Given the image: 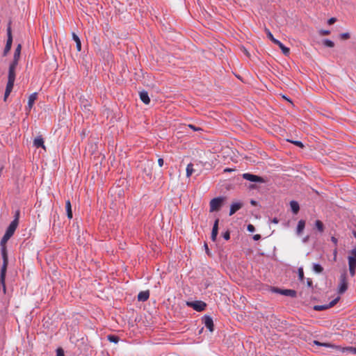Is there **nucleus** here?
Returning a JSON list of instances; mask_svg holds the SVG:
<instances>
[{
	"label": "nucleus",
	"mask_w": 356,
	"mask_h": 356,
	"mask_svg": "<svg viewBox=\"0 0 356 356\" xmlns=\"http://www.w3.org/2000/svg\"><path fill=\"white\" fill-rule=\"evenodd\" d=\"M17 225L18 224H10V226L6 229V232L0 242V245L1 248V254L3 258V265L1 269V281L4 289V279L6 275V270L8 264L6 243L14 234L17 227Z\"/></svg>",
	"instance_id": "1"
},
{
	"label": "nucleus",
	"mask_w": 356,
	"mask_h": 356,
	"mask_svg": "<svg viewBox=\"0 0 356 356\" xmlns=\"http://www.w3.org/2000/svg\"><path fill=\"white\" fill-rule=\"evenodd\" d=\"M226 200L225 197H217L212 199L209 202L210 212L218 211Z\"/></svg>",
	"instance_id": "2"
},
{
	"label": "nucleus",
	"mask_w": 356,
	"mask_h": 356,
	"mask_svg": "<svg viewBox=\"0 0 356 356\" xmlns=\"http://www.w3.org/2000/svg\"><path fill=\"white\" fill-rule=\"evenodd\" d=\"M270 291L283 296L294 298L297 295V292L293 289H281L277 287L271 288Z\"/></svg>",
	"instance_id": "3"
},
{
	"label": "nucleus",
	"mask_w": 356,
	"mask_h": 356,
	"mask_svg": "<svg viewBox=\"0 0 356 356\" xmlns=\"http://www.w3.org/2000/svg\"><path fill=\"white\" fill-rule=\"evenodd\" d=\"M7 41L6 44L3 50V56H6L7 54L10 51L11 47H12V42H13V35H12V31H11V27L10 24L8 26L7 29Z\"/></svg>",
	"instance_id": "4"
},
{
	"label": "nucleus",
	"mask_w": 356,
	"mask_h": 356,
	"mask_svg": "<svg viewBox=\"0 0 356 356\" xmlns=\"http://www.w3.org/2000/svg\"><path fill=\"white\" fill-rule=\"evenodd\" d=\"M352 256L348 257L349 260V270L352 276L355 275V270L356 267V248H354L351 251Z\"/></svg>",
	"instance_id": "5"
},
{
	"label": "nucleus",
	"mask_w": 356,
	"mask_h": 356,
	"mask_svg": "<svg viewBox=\"0 0 356 356\" xmlns=\"http://www.w3.org/2000/svg\"><path fill=\"white\" fill-rule=\"evenodd\" d=\"M348 289V282L346 280V273H343L340 276V282L339 284L338 292L343 293Z\"/></svg>",
	"instance_id": "6"
},
{
	"label": "nucleus",
	"mask_w": 356,
	"mask_h": 356,
	"mask_svg": "<svg viewBox=\"0 0 356 356\" xmlns=\"http://www.w3.org/2000/svg\"><path fill=\"white\" fill-rule=\"evenodd\" d=\"M187 305L197 312L204 311L207 307V304L201 300L188 302Z\"/></svg>",
	"instance_id": "7"
},
{
	"label": "nucleus",
	"mask_w": 356,
	"mask_h": 356,
	"mask_svg": "<svg viewBox=\"0 0 356 356\" xmlns=\"http://www.w3.org/2000/svg\"><path fill=\"white\" fill-rule=\"evenodd\" d=\"M243 177L250 181L253 182H263V178L257 175H252L250 173H244Z\"/></svg>",
	"instance_id": "8"
},
{
	"label": "nucleus",
	"mask_w": 356,
	"mask_h": 356,
	"mask_svg": "<svg viewBox=\"0 0 356 356\" xmlns=\"http://www.w3.org/2000/svg\"><path fill=\"white\" fill-rule=\"evenodd\" d=\"M37 97H38L37 92H33L29 96V100H28V104L26 108L28 113H29L31 111V108H33V106L35 103V101L37 99Z\"/></svg>",
	"instance_id": "9"
},
{
	"label": "nucleus",
	"mask_w": 356,
	"mask_h": 356,
	"mask_svg": "<svg viewBox=\"0 0 356 356\" xmlns=\"http://www.w3.org/2000/svg\"><path fill=\"white\" fill-rule=\"evenodd\" d=\"M17 64L10 63L8 70V80L14 81L15 80V69Z\"/></svg>",
	"instance_id": "10"
},
{
	"label": "nucleus",
	"mask_w": 356,
	"mask_h": 356,
	"mask_svg": "<svg viewBox=\"0 0 356 356\" xmlns=\"http://www.w3.org/2000/svg\"><path fill=\"white\" fill-rule=\"evenodd\" d=\"M204 323L205 327L207 328H208L210 332L213 331L214 325H213V319L211 318V317H210L209 316H204Z\"/></svg>",
	"instance_id": "11"
},
{
	"label": "nucleus",
	"mask_w": 356,
	"mask_h": 356,
	"mask_svg": "<svg viewBox=\"0 0 356 356\" xmlns=\"http://www.w3.org/2000/svg\"><path fill=\"white\" fill-rule=\"evenodd\" d=\"M21 49H22V45L20 44H19L15 50V53H14V56H13V60L11 63H15V64L18 65V61L20 58Z\"/></svg>",
	"instance_id": "12"
},
{
	"label": "nucleus",
	"mask_w": 356,
	"mask_h": 356,
	"mask_svg": "<svg viewBox=\"0 0 356 356\" xmlns=\"http://www.w3.org/2000/svg\"><path fill=\"white\" fill-rule=\"evenodd\" d=\"M33 145L36 147H42L45 149V146L44 145V140L42 136H37L33 140Z\"/></svg>",
	"instance_id": "13"
},
{
	"label": "nucleus",
	"mask_w": 356,
	"mask_h": 356,
	"mask_svg": "<svg viewBox=\"0 0 356 356\" xmlns=\"http://www.w3.org/2000/svg\"><path fill=\"white\" fill-rule=\"evenodd\" d=\"M149 297V292L148 290L140 291L138 294V300L141 302L146 301Z\"/></svg>",
	"instance_id": "14"
},
{
	"label": "nucleus",
	"mask_w": 356,
	"mask_h": 356,
	"mask_svg": "<svg viewBox=\"0 0 356 356\" xmlns=\"http://www.w3.org/2000/svg\"><path fill=\"white\" fill-rule=\"evenodd\" d=\"M14 81L8 80V83L6 85V88L4 94V99H6L11 92L13 86H14Z\"/></svg>",
	"instance_id": "15"
},
{
	"label": "nucleus",
	"mask_w": 356,
	"mask_h": 356,
	"mask_svg": "<svg viewBox=\"0 0 356 356\" xmlns=\"http://www.w3.org/2000/svg\"><path fill=\"white\" fill-rule=\"evenodd\" d=\"M65 210L67 218L70 220L72 218V205L70 200H66L65 202Z\"/></svg>",
	"instance_id": "16"
},
{
	"label": "nucleus",
	"mask_w": 356,
	"mask_h": 356,
	"mask_svg": "<svg viewBox=\"0 0 356 356\" xmlns=\"http://www.w3.org/2000/svg\"><path fill=\"white\" fill-rule=\"evenodd\" d=\"M139 95H140V99L144 104H149L150 99L149 97L147 92H146L145 90L141 91V92H140Z\"/></svg>",
	"instance_id": "17"
},
{
	"label": "nucleus",
	"mask_w": 356,
	"mask_h": 356,
	"mask_svg": "<svg viewBox=\"0 0 356 356\" xmlns=\"http://www.w3.org/2000/svg\"><path fill=\"white\" fill-rule=\"evenodd\" d=\"M242 207V204L240 202L233 203L230 207L229 216L233 215L236 211Z\"/></svg>",
	"instance_id": "18"
},
{
	"label": "nucleus",
	"mask_w": 356,
	"mask_h": 356,
	"mask_svg": "<svg viewBox=\"0 0 356 356\" xmlns=\"http://www.w3.org/2000/svg\"><path fill=\"white\" fill-rule=\"evenodd\" d=\"M275 44L279 46V47L281 49L282 53L285 56H288L289 54V52H290L289 48L285 47L280 40L275 42Z\"/></svg>",
	"instance_id": "19"
},
{
	"label": "nucleus",
	"mask_w": 356,
	"mask_h": 356,
	"mask_svg": "<svg viewBox=\"0 0 356 356\" xmlns=\"http://www.w3.org/2000/svg\"><path fill=\"white\" fill-rule=\"evenodd\" d=\"M72 39L76 42V47L77 51H81V42L80 38H79V36L76 33H72Z\"/></svg>",
	"instance_id": "20"
},
{
	"label": "nucleus",
	"mask_w": 356,
	"mask_h": 356,
	"mask_svg": "<svg viewBox=\"0 0 356 356\" xmlns=\"http://www.w3.org/2000/svg\"><path fill=\"white\" fill-rule=\"evenodd\" d=\"M290 207L293 213L296 214L299 211V204L296 201H291L290 202Z\"/></svg>",
	"instance_id": "21"
},
{
	"label": "nucleus",
	"mask_w": 356,
	"mask_h": 356,
	"mask_svg": "<svg viewBox=\"0 0 356 356\" xmlns=\"http://www.w3.org/2000/svg\"><path fill=\"white\" fill-rule=\"evenodd\" d=\"M218 233V224H213V227L211 232V240L215 241Z\"/></svg>",
	"instance_id": "22"
},
{
	"label": "nucleus",
	"mask_w": 356,
	"mask_h": 356,
	"mask_svg": "<svg viewBox=\"0 0 356 356\" xmlns=\"http://www.w3.org/2000/svg\"><path fill=\"white\" fill-rule=\"evenodd\" d=\"M186 171V177H190L192 175V174L195 172V170L193 168V163L188 164Z\"/></svg>",
	"instance_id": "23"
},
{
	"label": "nucleus",
	"mask_w": 356,
	"mask_h": 356,
	"mask_svg": "<svg viewBox=\"0 0 356 356\" xmlns=\"http://www.w3.org/2000/svg\"><path fill=\"white\" fill-rule=\"evenodd\" d=\"M313 270L317 273H321L323 272V268L320 264H314L313 266Z\"/></svg>",
	"instance_id": "24"
},
{
	"label": "nucleus",
	"mask_w": 356,
	"mask_h": 356,
	"mask_svg": "<svg viewBox=\"0 0 356 356\" xmlns=\"http://www.w3.org/2000/svg\"><path fill=\"white\" fill-rule=\"evenodd\" d=\"M266 32L267 34L268 38L274 43L275 44V42L278 41V40L275 39L271 32L268 29H266Z\"/></svg>",
	"instance_id": "25"
},
{
	"label": "nucleus",
	"mask_w": 356,
	"mask_h": 356,
	"mask_svg": "<svg viewBox=\"0 0 356 356\" xmlns=\"http://www.w3.org/2000/svg\"><path fill=\"white\" fill-rule=\"evenodd\" d=\"M314 343L316 345H318V346H324V347H327V348H333V346L330 343H321L318 341H314Z\"/></svg>",
	"instance_id": "26"
},
{
	"label": "nucleus",
	"mask_w": 356,
	"mask_h": 356,
	"mask_svg": "<svg viewBox=\"0 0 356 356\" xmlns=\"http://www.w3.org/2000/svg\"><path fill=\"white\" fill-rule=\"evenodd\" d=\"M108 339L109 341L113 342V343H115L119 341L118 337H117L115 335H108Z\"/></svg>",
	"instance_id": "27"
},
{
	"label": "nucleus",
	"mask_w": 356,
	"mask_h": 356,
	"mask_svg": "<svg viewBox=\"0 0 356 356\" xmlns=\"http://www.w3.org/2000/svg\"><path fill=\"white\" fill-rule=\"evenodd\" d=\"M323 44L328 47H333L334 46V43L328 39H325L323 40Z\"/></svg>",
	"instance_id": "28"
},
{
	"label": "nucleus",
	"mask_w": 356,
	"mask_h": 356,
	"mask_svg": "<svg viewBox=\"0 0 356 356\" xmlns=\"http://www.w3.org/2000/svg\"><path fill=\"white\" fill-rule=\"evenodd\" d=\"M298 277H299V280L302 282L305 279V277H304V272H303V268H298Z\"/></svg>",
	"instance_id": "29"
},
{
	"label": "nucleus",
	"mask_w": 356,
	"mask_h": 356,
	"mask_svg": "<svg viewBox=\"0 0 356 356\" xmlns=\"http://www.w3.org/2000/svg\"><path fill=\"white\" fill-rule=\"evenodd\" d=\"M327 309H328L327 305L314 306V309L316 311H322Z\"/></svg>",
	"instance_id": "30"
},
{
	"label": "nucleus",
	"mask_w": 356,
	"mask_h": 356,
	"mask_svg": "<svg viewBox=\"0 0 356 356\" xmlns=\"http://www.w3.org/2000/svg\"><path fill=\"white\" fill-rule=\"evenodd\" d=\"M339 297H337L335 299H334L332 301H331L328 305H327V307L328 308H330L333 306H334L339 301Z\"/></svg>",
	"instance_id": "31"
},
{
	"label": "nucleus",
	"mask_w": 356,
	"mask_h": 356,
	"mask_svg": "<svg viewBox=\"0 0 356 356\" xmlns=\"http://www.w3.org/2000/svg\"><path fill=\"white\" fill-rule=\"evenodd\" d=\"M305 224H298L297 227V233L300 234L305 228Z\"/></svg>",
	"instance_id": "32"
},
{
	"label": "nucleus",
	"mask_w": 356,
	"mask_h": 356,
	"mask_svg": "<svg viewBox=\"0 0 356 356\" xmlns=\"http://www.w3.org/2000/svg\"><path fill=\"white\" fill-rule=\"evenodd\" d=\"M289 141L300 147H304V145L300 141H298V140H289Z\"/></svg>",
	"instance_id": "33"
},
{
	"label": "nucleus",
	"mask_w": 356,
	"mask_h": 356,
	"mask_svg": "<svg viewBox=\"0 0 356 356\" xmlns=\"http://www.w3.org/2000/svg\"><path fill=\"white\" fill-rule=\"evenodd\" d=\"M56 356H65L64 351L62 348H57Z\"/></svg>",
	"instance_id": "34"
},
{
	"label": "nucleus",
	"mask_w": 356,
	"mask_h": 356,
	"mask_svg": "<svg viewBox=\"0 0 356 356\" xmlns=\"http://www.w3.org/2000/svg\"><path fill=\"white\" fill-rule=\"evenodd\" d=\"M340 38L342 39V40H346V39H348L350 38V35L348 33H341L340 35Z\"/></svg>",
	"instance_id": "35"
},
{
	"label": "nucleus",
	"mask_w": 356,
	"mask_h": 356,
	"mask_svg": "<svg viewBox=\"0 0 356 356\" xmlns=\"http://www.w3.org/2000/svg\"><path fill=\"white\" fill-rule=\"evenodd\" d=\"M19 211H17L16 213H15V218H14V220L11 222H18V221H19Z\"/></svg>",
	"instance_id": "36"
},
{
	"label": "nucleus",
	"mask_w": 356,
	"mask_h": 356,
	"mask_svg": "<svg viewBox=\"0 0 356 356\" xmlns=\"http://www.w3.org/2000/svg\"><path fill=\"white\" fill-rule=\"evenodd\" d=\"M330 33V31H328V30H321L320 31V34L321 35H327Z\"/></svg>",
	"instance_id": "37"
},
{
	"label": "nucleus",
	"mask_w": 356,
	"mask_h": 356,
	"mask_svg": "<svg viewBox=\"0 0 356 356\" xmlns=\"http://www.w3.org/2000/svg\"><path fill=\"white\" fill-rule=\"evenodd\" d=\"M316 228L319 231V232H323V224H316Z\"/></svg>",
	"instance_id": "38"
},
{
	"label": "nucleus",
	"mask_w": 356,
	"mask_h": 356,
	"mask_svg": "<svg viewBox=\"0 0 356 356\" xmlns=\"http://www.w3.org/2000/svg\"><path fill=\"white\" fill-rule=\"evenodd\" d=\"M255 228L253 226L252 224H248V230L250 232H253L254 231Z\"/></svg>",
	"instance_id": "39"
},
{
	"label": "nucleus",
	"mask_w": 356,
	"mask_h": 356,
	"mask_svg": "<svg viewBox=\"0 0 356 356\" xmlns=\"http://www.w3.org/2000/svg\"><path fill=\"white\" fill-rule=\"evenodd\" d=\"M336 21L337 19L335 17H331L330 19H328L327 24L329 25L333 24Z\"/></svg>",
	"instance_id": "40"
},
{
	"label": "nucleus",
	"mask_w": 356,
	"mask_h": 356,
	"mask_svg": "<svg viewBox=\"0 0 356 356\" xmlns=\"http://www.w3.org/2000/svg\"><path fill=\"white\" fill-rule=\"evenodd\" d=\"M223 237L225 240H229V232L227 231V232H225L224 234H223Z\"/></svg>",
	"instance_id": "41"
},
{
	"label": "nucleus",
	"mask_w": 356,
	"mask_h": 356,
	"mask_svg": "<svg viewBox=\"0 0 356 356\" xmlns=\"http://www.w3.org/2000/svg\"><path fill=\"white\" fill-rule=\"evenodd\" d=\"M163 163H164V161H163V159L159 158V159H158V164H159V165L160 167H162V166L163 165Z\"/></svg>",
	"instance_id": "42"
},
{
	"label": "nucleus",
	"mask_w": 356,
	"mask_h": 356,
	"mask_svg": "<svg viewBox=\"0 0 356 356\" xmlns=\"http://www.w3.org/2000/svg\"><path fill=\"white\" fill-rule=\"evenodd\" d=\"M188 127L192 129L194 131H198V130H200L201 129L200 128H196L194 125L193 124H189Z\"/></svg>",
	"instance_id": "43"
},
{
	"label": "nucleus",
	"mask_w": 356,
	"mask_h": 356,
	"mask_svg": "<svg viewBox=\"0 0 356 356\" xmlns=\"http://www.w3.org/2000/svg\"><path fill=\"white\" fill-rule=\"evenodd\" d=\"M260 238H261V235L260 234H255V235L253 236V239L254 241H257V240H259Z\"/></svg>",
	"instance_id": "44"
},
{
	"label": "nucleus",
	"mask_w": 356,
	"mask_h": 356,
	"mask_svg": "<svg viewBox=\"0 0 356 356\" xmlns=\"http://www.w3.org/2000/svg\"><path fill=\"white\" fill-rule=\"evenodd\" d=\"M204 248H205V250H206V252L208 255L210 254V252H209V248H208V245H207V243H204Z\"/></svg>",
	"instance_id": "45"
},
{
	"label": "nucleus",
	"mask_w": 356,
	"mask_h": 356,
	"mask_svg": "<svg viewBox=\"0 0 356 356\" xmlns=\"http://www.w3.org/2000/svg\"><path fill=\"white\" fill-rule=\"evenodd\" d=\"M307 285L309 286H312V281L310 279H307Z\"/></svg>",
	"instance_id": "46"
},
{
	"label": "nucleus",
	"mask_w": 356,
	"mask_h": 356,
	"mask_svg": "<svg viewBox=\"0 0 356 356\" xmlns=\"http://www.w3.org/2000/svg\"><path fill=\"white\" fill-rule=\"evenodd\" d=\"M331 240L334 244H337V240L335 237L332 236Z\"/></svg>",
	"instance_id": "47"
},
{
	"label": "nucleus",
	"mask_w": 356,
	"mask_h": 356,
	"mask_svg": "<svg viewBox=\"0 0 356 356\" xmlns=\"http://www.w3.org/2000/svg\"><path fill=\"white\" fill-rule=\"evenodd\" d=\"M337 249H335L334 250V260L335 261L336 259H337Z\"/></svg>",
	"instance_id": "48"
},
{
	"label": "nucleus",
	"mask_w": 356,
	"mask_h": 356,
	"mask_svg": "<svg viewBox=\"0 0 356 356\" xmlns=\"http://www.w3.org/2000/svg\"><path fill=\"white\" fill-rule=\"evenodd\" d=\"M272 222L276 223L278 222L276 218H274L272 221Z\"/></svg>",
	"instance_id": "49"
},
{
	"label": "nucleus",
	"mask_w": 356,
	"mask_h": 356,
	"mask_svg": "<svg viewBox=\"0 0 356 356\" xmlns=\"http://www.w3.org/2000/svg\"><path fill=\"white\" fill-rule=\"evenodd\" d=\"M2 171H3V168H0V177L1 176Z\"/></svg>",
	"instance_id": "50"
},
{
	"label": "nucleus",
	"mask_w": 356,
	"mask_h": 356,
	"mask_svg": "<svg viewBox=\"0 0 356 356\" xmlns=\"http://www.w3.org/2000/svg\"><path fill=\"white\" fill-rule=\"evenodd\" d=\"M353 234L354 236L356 237V232L355 231H353Z\"/></svg>",
	"instance_id": "51"
},
{
	"label": "nucleus",
	"mask_w": 356,
	"mask_h": 356,
	"mask_svg": "<svg viewBox=\"0 0 356 356\" xmlns=\"http://www.w3.org/2000/svg\"><path fill=\"white\" fill-rule=\"evenodd\" d=\"M225 172H226V171L229 172V171H231V170H230V169H225Z\"/></svg>",
	"instance_id": "52"
},
{
	"label": "nucleus",
	"mask_w": 356,
	"mask_h": 356,
	"mask_svg": "<svg viewBox=\"0 0 356 356\" xmlns=\"http://www.w3.org/2000/svg\"><path fill=\"white\" fill-rule=\"evenodd\" d=\"M353 350L354 353H356V348H353Z\"/></svg>",
	"instance_id": "53"
},
{
	"label": "nucleus",
	"mask_w": 356,
	"mask_h": 356,
	"mask_svg": "<svg viewBox=\"0 0 356 356\" xmlns=\"http://www.w3.org/2000/svg\"><path fill=\"white\" fill-rule=\"evenodd\" d=\"M251 203H252V204H255V202H254V201H252V202H251Z\"/></svg>",
	"instance_id": "54"
},
{
	"label": "nucleus",
	"mask_w": 356,
	"mask_h": 356,
	"mask_svg": "<svg viewBox=\"0 0 356 356\" xmlns=\"http://www.w3.org/2000/svg\"><path fill=\"white\" fill-rule=\"evenodd\" d=\"M214 222L218 223V219L216 220Z\"/></svg>",
	"instance_id": "55"
},
{
	"label": "nucleus",
	"mask_w": 356,
	"mask_h": 356,
	"mask_svg": "<svg viewBox=\"0 0 356 356\" xmlns=\"http://www.w3.org/2000/svg\"><path fill=\"white\" fill-rule=\"evenodd\" d=\"M315 222L319 223L321 222L320 220H316Z\"/></svg>",
	"instance_id": "56"
},
{
	"label": "nucleus",
	"mask_w": 356,
	"mask_h": 356,
	"mask_svg": "<svg viewBox=\"0 0 356 356\" xmlns=\"http://www.w3.org/2000/svg\"><path fill=\"white\" fill-rule=\"evenodd\" d=\"M298 222L302 223V222H305L302 220H300Z\"/></svg>",
	"instance_id": "57"
}]
</instances>
